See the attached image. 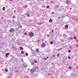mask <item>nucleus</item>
<instances>
[{"label": "nucleus", "mask_w": 78, "mask_h": 78, "mask_svg": "<svg viewBox=\"0 0 78 78\" xmlns=\"http://www.w3.org/2000/svg\"><path fill=\"white\" fill-rule=\"evenodd\" d=\"M76 47H78V44H77V45H76Z\"/></svg>", "instance_id": "obj_25"}, {"label": "nucleus", "mask_w": 78, "mask_h": 78, "mask_svg": "<svg viewBox=\"0 0 78 78\" xmlns=\"http://www.w3.org/2000/svg\"><path fill=\"white\" fill-rule=\"evenodd\" d=\"M14 29L12 28H11L10 29V32H14Z\"/></svg>", "instance_id": "obj_2"}, {"label": "nucleus", "mask_w": 78, "mask_h": 78, "mask_svg": "<svg viewBox=\"0 0 78 78\" xmlns=\"http://www.w3.org/2000/svg\"><path fill=\"white\" fill-rule=\"evenodd\" d=\"M2 10H3V11H5V9L2 8Z\"/></svg>", "instance_id": "obj_19"}, {"label": "nucleus", "mask_w": 78, "mask_h": 78, "mask_svg": "<svg viewBox=\"0 0 78 78\" xmlns=\"http://www.w3.org/2000/svg\"><path fill=\"white\" fill-rule=\"evenodd\" d=\"M70 9H72V8H70Z\"/></svg>", "instance_id": "obj_32"}, {"label": "nucleus", "mask_w": 78, "mask_h": 78, "mask_svg": "<svg viewBox=\"0 0 78 78\" xmlns=\"http://www.w3.org/2000/svg\"><path fill=\"white\" fill-rule=\"evenodd\" d=\"M17 56H19V57L20 56V55H17Z\"/></svg>", "instance_id": "obj_28"}, {"label": "nucleus", "mask_w": 78, "mask_h": 78, "mask_svg": "<svg viewBox=\"0 0 78 78\" xmlns=\"http://www.w3.org/2000/svg\"><path fill=\"white\" fill-rule=\"evenodd\" d=\"M5 72H8V69H6L5 70Z\"/></svg>", "instance_id": "obj_11"}, {"label": "nucleus", "mask_w": 78, "mask_h": 78, "mask_svg": "<svg viewBox=\"0 0 78 78\" xmlns=\"http://www.w3.org/2000/svg\"><path fill=\"white\" fill-rule=\"evenodd\" d=\"M45 60H47V58L45 59Z\"/></svg>", "instance_id": "obj_31"}, {"label": "nucleus", "mask_w": 78, "mask_h": 78, "mask_svg": "<svg viewBox=\"0 0 78 78\" xmlns=\"http://www.w3.org/2000/svg\"><path fill=\"white\" fill-rule=\"evenodd\" d=\"M27 16H29V14H27Z\"/></svg>", "instance_id": "obj_29"}, {"label": "nucleus", "mask_w": 78, "mask_h": 78, "mask_svg": "<svg viewBox=\"0 0 78 78\" xmlns=\"http://www.w3.org/2000/svg\"><path fill=\"white\" fill-rule=\"evenodd\" d=\"M50 43H51V44H53V42H50Z\"/></svg>", "instance_id": "obj_16"}, {"label": "nucleus", "mask_w": 78, "mask_h": 78, "mask_svg": "<svg viewBox=\"0 0 78 78\" xmlns=\"http://www.w3.org/2000/svg\"><path fill=\"white\" fill-rule=\"evenodd\" d=\"M22 49H23L22 47H21L20 48V50H22Z\"/></svg>", "instance_id": "obj_15"}, {"label": "nucleus", "mask_w": 78, "mask_h": 78, "mask_svg": "<svg viewBox=\"0 0 78 78\" xmlns=\"http://www.w3.org/2000/svg\"><path fill=\"white\" fill-rule=\"evenodd\" d=\"M63 36H64V37H67V35H66V34H64L63 35Z\"/></svg>", "instance_id": "obj_5"}, {"label": "nucleus", "mask_w": 78, "mask_h": 78, "mask_svg": "<svg viewBox=\"0 0 78 78\" xmlns=\"http://www.w3.org/2000/svg\"><path fill=\"white\" fill-rule=\"evenodd\" d=\"M66 3H67L68 4L69 3V2L68 1H66Z\"/></svg>", "instance_id": "obj_13"}, {"label": "nucleus", "mask_w": 78, "mask_h": 78, "mask_svg": "<svg viewBox=\"0 0 78 78\" xmlns=\"http://www.w3.org/2000/svg\"><path fill=\"white\" fill-rule=\"evenodd\" d=\"M19 28H22V27L21 26H20L19 27Z\"/></svg>", "instance_id": "obj_12"}, {"label": "nucleus", "mask_w": 78, "mask_h": 78, "mask_svg": "<svg viewBox=\"0 0 78 78\" xmlns=\"http://www.w3.org/2000/svg\"><path fill=\"white\" fill-rule=\"evenodd\" d=\"M25 55L26 56H28V53H26L25 54Z\"/></svg>", "instance_id": "obj_9"}, {"label": "nucleus", "mask_w": 78, "mask_h": 78, "mask_svg": "<svg viewBox=\"0 0 78 78\" xmlns=\"http://www.w3.org/2000/svg\"><path fill=\"white\" fill-rule=\"evenodd\" d=\"M9 31H10V30H9Z\"/></svg>", "instance_id": "obj_38"}, {"label": "nucleus", "mask_w": 78, "mask_h": 78, "mask_svg": "<svg viewBox=\"0 0 78 78\" xmlns=\"http://www.w3.org/2000/svg\"><path fill=\"white\" fill-rule=\"evenodd\" d=\"M73 39L72 38H70V39Z\"/></svg>", "instance_id": "obj_24"}, {"label": "nucleus", "mask_w": 78, "mask_h": 78, "mask_svg": "<svg viewBox=\"0 0 78 78\" xmlns=\"http://www.w3.org/2000/svg\"><path fill=\"white\" fill-rule=\"evenodd\" d=\"M42 47H45V43H43L42 45Z\"/></svg>", "instance_id": "obj_4"}, {"label": "nucleus", "mask_w": 78, "mask_h": 78, "mask_svg": "<svg viewBox=\"0 0 78 78\" xmlns=\"http://www.w3.org/2000/svg\"><path fill=\"white\" fill-rule=\"evenodd\" d=\"M36 51L37 53H39V49L38 48H36Z\"/></svg>", "instance_id": "obj_3"}, {"label": "nucleus", "mask_w": 78, "mask_h": 78, "mask_svg": "<svg viewBox=\"0 0 78 78\" xmlns=\"http://www.w3.org/2000/svg\"><path fill=\"white\" fill-rule=\"evenodd\" d=\"M5 55H6V57H7V58H8V54H7V53H5Z\"/></svg>", "instance_id": "obj_10"}, {"label": "nucleus", "mask_w": 78, "mask_h": 78, "mask_svg": "<svg viewBox=\"0 0 78 78\" xmlns=\"http://www.w3.org/2000/svg\"><path fill=\"white\" fill-rule=\"evenodd\" d=\"M10 1H12V0H10Z\"/></svg>", "instance_id": "obj_34"}, {"label": "nucleus", "mask_w": 78, "mask_h": 78, "mask_svg": "<svg viewBox=\"0 0 78 78\" xmlns=\"http://www.w3.org/2000/svg\"><path fill=\"white\" fill-rule=\"evenodd\" d=\"M34 35V34H33V33L32 32H30L29 33V36H30V37H33Z\"/></svg>", "instance_id": "obj_1"}, {"label": "nucleus", "mask_w": 78, "mask_h": 78, "mask_svg": "<svg viewBox=\"0 0 78 78\" xmlns=\"http://www.w3.org/2000/svg\"><path fill=\"white\" fill-rule=\"evenodd\" d=\"M35 70H36V69L34 70H32V71H31V73H32V72H35Z\"/></svg>", "instance_id": "obj_7"}, {"label": "nucleus", "mask_w": 78, "mask_h": 78, "mask_svg": "<svg viewBox=\"0 0 78 78\" xmlns=\"http://www.w3.org/2000/svg\"><path fill=\"white\" fill-rule=\"evenodd\" d=\"M34 64V62H32V63H31L32 65H33Z\"/></svg>", "instance_id": "obj_18"}, {"label": "nucleus", "mask_w": 78, "mask_h": 78, "mask_svg": "<svg viewBox=\"0 0 78 78\" xmlns=\"http://www.w3.org/2000/svg\"><path fill=\"white\" fill-rule=\"evenodd\" d=\"M13 19H15V18H16V16H13Z\"/></svg>", "instance_id": "obj_14"}, {"label": "nucleus", "mask_w": 78, "mask_h": 78, "mask_svg": "<svg viewBox=\"0 0 78 78\" xmlns=\"http://www.w3.org/2000/svg\"><path fill=\"white\" fill-rule=\"evenodd\" d=\"M24 67H25V66H24Z\"/></svg>", "instance_id": "obj_36"}, {"label": "nucleus", "mask_w": 78, "mask_h": 78, "mask_svg": "<svg viewBox=\"0 0 78 78\" xmlns=\"http://www.w3.org/2000/svg\"><path fill=\"white\" fill-rule=\"evenodd\" d=\"M14 12H15V11H14Z\"/></svg>", "instance_id": "obj_39"}, {"label": "nucleus", "mask_w": 78, "mask_h": 78, "mask_svg": "<svg viewBox=\"0 0 78 78\" xmlns=\"http://www.w3.org/2000/svg\"><path fill=\"white\" fill-rule=\"evenodd\" d=\"M47 36H48H48H49V35L48 34V35H47Z\"/></svg>", "instance_id": "obj_23"}, {"label": "nucleus", "mask_w": 78, "mask_h": 78, "mask_svg": "<svg viewBox=\"0 0 78 78\" xmlns=\"http://www.w3.org/2000/svg\"><path fill=\"white\" fill-rule=\"evenodd\" d=\"M59 56V54H58L57 55V57H58V56Z\"/></svg>", "instance_id": "obj_17"}, {"label": "nucleus", "mask_w": 78, "mask_h": 78, "mask_svg": "<svg viewBox=\"0 0 78 78\" xmlns=\"http://www.w3.org/2000/svg\"><path fill=\"white\" fill-rule=\"evenodd\" d=\"M49 22H50V23H51L52 22V20L51 19H50L49 20Z\"/></svg>", "instance_id": "obj_6"}, {"label": "nucleus", "mask_w": 78, "mask_h": 78, "mask_svg": "<svg viewBox=\"0 0 78 78\" xmlns=\"http://www.w3.org/2000/svg\"><path fill=\"white\" fill-rule=\"evenodd\" d=\"M60 17L59 16V17H58V19H60Z\"/></svg>", "instance_id": "obj_27"}, {"label": "nucleus", "mask_w": 78, "mask_h": 78, "mask_svg": "<svg viewBox=\"0 0 78 78\" xmlns=\"http://www.w3.org/2000/svg\"><path fill=\"white\" fill-rule=\"evenodd\" d=\"M3 9H5V7H3Z\"/></svg>", "instance_id": "obj_22"}, {"label": "nucleus", "mask_w": 78, "mask_h": 78, "mask_svg": "<svg viewBox=\"0 0 78 78\" xmlns=\"http://www.w3.org/2000/svg\"><path fill=\"white\" fill-rule=\"evenodd\" d=\"M22 60V62H23V60Z\"/></svg>", "instance_id": "obj_30"}, {"label": "nucleus", "mask_w": 78, "mask_h": 78, "mask_svg": "<svg viewBox=\"0 0 78 78\" xmlns=\"http://www.w3.org/2000/svg\"><path fill=\"white\" fill-rule=\"evenodd\" d=\"M45 42H46V41H45Z\"/></svg>", "instance_id": "obj_35"}, {"label": "nucleus", "mask_w": 78, "mask_h": 78, "mask_svg": "<svg viewBox=\"0 0 78 78\" xmlns=\"http://www.w3.org/2000/svg\"><path fill=\"white\" fill-rule=\"evenodd\" d=\"M65 28L66 29H67V28H68V26H66L65 27Z\"/></svg>", "instance_id": "obj_8"}, {"label": "nucleus", "mask_w": 78, "mask_h": 78, "mask_svg": "<svg viewBox=\"0 0 78 78\" xmlns=\"http://www.w3.org/2000/svg\"><path fill=\"white\" fill-rule=\"evenodd\" d=\"M48 57H47V59H48Z\"/></svg>", "instance_id": "obj_26"}, {"label": "nucleus", "mask_w": 78, "mask_h": 78, "mask_svg": "<svg viewBox=\"0 0 78 78\" xmlns=\"http://www.w3.org/2000/svg\"><path fill=\"white\" fill-rule=\"evenodd\" d=\"M44 59H45V58H44Z\"/></svg>", "instance_id": "obj_37"}, {"label": "nucleus", "mask_w": 78, "mask_h": 78, "mask_svg": "<svg viewBox=\"0 0 78 78\" xmlns=\"http://www.w3.org/2000/svg\"><path fill=\"white\" fill-rule=\"evenodd\" d=\"M66 16H68V17H69V16H67V15H66Z\"/></svg>", "instance_id": "obj_33"}, {"label": "nucleus", "mask_w": 78, "mask_h": 78, "mask_svg": "<svg viewBox=\"0 0 78 78\" xmlns=\"http://www.w3.org/2000/svg\"><path fill=\"white\" fill-rule=\"evenodd\" d=\"M52 33H53V32H54V30H52Z\"/></svg>", "instance_id": "obj_20"}, {"label": "nucleus", "mask_w": 78, "mask_h": 78, "mask_svg": "<svg viewBox=\"0 0 78 78\" xmlns=\"http://www.w3.org/2000/svg\"><path fill=\"white\" fill-rule=\"evenodd\" d=\"M71 51H70V50H69V52H71Z\"/></svg>", "instance_id": "obj_21"}]
</instances>
